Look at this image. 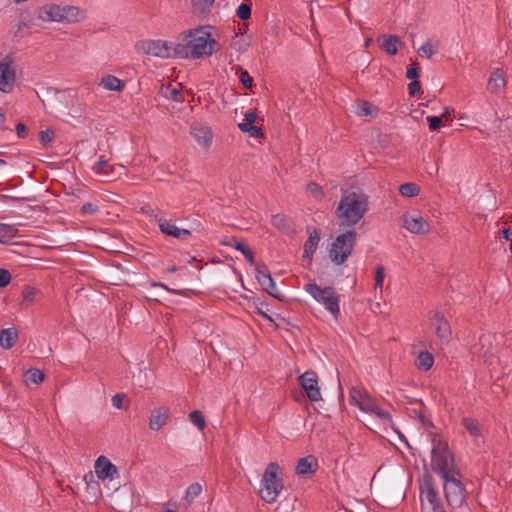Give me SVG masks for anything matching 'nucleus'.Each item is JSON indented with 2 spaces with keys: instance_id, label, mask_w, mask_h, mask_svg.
Masks as SVG:
<instances>
[{
  "instance_id": "nucleus-37",
  "label": "nucleus",
  "mask_w": 512,
  "mask_h": 512,
  "mask_svg": "<svg viewBox=\"0 0 512 512\" xmlns=\"http://www.w3.org/2000/svg\"><path fill=\"white\" fill-rule=\"evenodd\" d=\"M399 192L402 196L405 197H414L417 196L420 192V187L412 182L404 183L399 186Z\"/></svg>"
},
{
  "instance_id": "nucleus-52",
  "label": "nucleus",
  "mask_w": 512,
  "mask_h": 512,
  "mask_svg": "<svg viewBox=\"0 0 512 512\" xmlns=\"http://www.w3.org/2000/svg\"><path fill=\"white\" fill-rule=\"evenodd\" d=\"M125 398H126V395L124 393L115 394L111 399L112 405L117 409H124L123 401Z\"/></svg>"
},
{
  "instance_id": "nucleus-39",
  "label": "nucleus",
  "mask_w": 512,
  "mask_h": 512,
  "mask_svg": "<svg viewBox=\"0 0 512 512\" xmlns=\"http://www.w3.org/2000/svg\"><path fill=\"white\" fill-rule=\"evenodd\" d=\"M190 422L195 425L199 430H204L206 427L205 419L201 411L194 410L189 414Z\"/></svg>"
},
{
  "instance_id": "nucleus-44",
  "label": "nucleus",
  "mask_w": 512,
  "mask_h": 512,
  "mask_svg": "<svg viewBox=\"0 0 512 512\" xmlns=\"http://www.w3.org/2000/svg\"><path fill=\"white\" fill-rule=\"evenodd\" d=\"M385 277V269L382 265H378L375 271V288L382 289Z\"/></svg>"
},
{
  "instance_id": "nucleus-32",
  "label": "nucleus",
  "mask_w": 512,
  "mask_h": 512,
  "mask_svg": "<svg viewBox=\"0 0 512 512\" xmlns=\"http://www.w3.org/2000/svg\"><path fill=\"white\" fill-rule=\"evenodd\" d=\"M434 363L433 355L428 351H422L419 353L416 366L423 371H428Z\"/></svg>"
},
{
  "instance_id": "nucleus-26",
  "label": "nucleus",
  "mask_w": 512,
  "mask_h": 512,
  "mask_svg": "<svg viewBox=\"0 0 512 512\" xmlns=\"http://www.w3.org/2000/svg\"><path fill=\"white\" fill-rule=\"evenodd\" d=\"M224 244L240 251V253L243 254L247 262H249L250 264H254V254L244 242L239 241L236 238L232 237L229 241L225 242Z\"/></svg>"
},
{
  "instance_id": "nucleus-23",
  "label": "nucleus",
  "mask_w": 512,
  "mask_h": 512,
  "mask_svg": "<svg viewBox=\"0 0 512 512\" xmlns=\"http://www.w3.org/2000/svg\"><path fill=\"white\" fill-rule=\"evenodd\" d=\"M320 241V234L317 229H313L309 232L308 239L304 243L303 257L312 260L313 254L315 253Z\"/></svg>"
},
{
  "instance_id": "nucleus-4",
  "label": "nucleus",
  "mask_w": 512,
  "mask_h": 512,
  "mask_svg": "<svg viewBox=\"0 0 512 512\" xmlns=\"http://www.w3.org/2000/svg\"><path fill=\"white\" fill-rule=\"evenodd\" d=\"M431 468L433 472L446 478L454 473H459L454 468L453 455L448 449L447 443L438 441L432 448Z\"/></svg>"
},
{
  "instance_id": "nucleus-43",
  "label": "nucleus",
  "mask_w": 512,
  "mask_h": 512,
  "mask_svg": "<svg viewBox=\"0 0 512 512\" xmlns=\"http://www.w3.org/2000/svg\"><path fill=\"white\" fill-rule=\"evenodd\" d=\"M418 52L421 57L430 58L437 52V49H435L432 44L427 41L419 48Z\"/></svg>"
},
{
  "instance_id": "nucleus-40",
  "label": "nucleus",
  "mask_w": 512,
  "mask_h": 512,
  "mask_svg": "<svg viewBox=\"0 0 512 512\" xmlns=\"http://www.w3.org/2000/svg\"><path fill=\"white\" fill-rule=\"evenodd\" d=\"M236 69L237 73H239V80L242 85L247 89L251 88L253 86V79L250 74L246 70H243L241 66H237Z\"/></svg>"
},
{
  "instance_id": "nucleus-22",
  "label": "nucleus",
  "mask_w": 512,
  "mask_h": 512,
  "mask_svg": "<svg viewBox=\"0 0 512 512\" xmlns=\"http://www.w3.org/2000/svg\"><path fill=\"white\" fill-rule=\"evenodd\" d=\"M272 225L284 234L292 235L295 233L293 222L284 214H275L271 217Z\"/></svg>"
},
{
  "instance_id": "nucleus-42",
  "label": "nucleus",
  "mask_w": 512,
  "mask_h": 512,
  "mask_svg": "<svg viewBox=\"0 0 512 512\" xmlns=\"http://www.w3.org/2000/svg\"><path fill=\"white\" fill-rule=\"evenodd\" d=\"M215 0H193V7L195 11L204 13L209 10Z\"/></svg>"
},
{
  "instance_id": "nucleus-24",
  "label": "nucleus",
  "mask_w": 512,
  "mask_h": 512,
  "mask_svg": "<svg viewBox=\"0 0 512 512\" xmlns=\"http://www.w3.org/2000/svg\"><path fill=\"white\" fill-rule=\"evenodd\" d=\"M61 22L74 23L78 22L82 17V11L75 6H61Z\"/></svg>"
},
{
  "instance_id": "nucleus-45",
  "label": "nucleus",
  "mask_w": 512,
  "mask_h": 512,
  "mask_svg": "<svg viewBox=\"0 0 512 512\" xmlns=\"http://www.w3.org/2000/svg\"><path fill=\"white\" fill-rule=\"evenodd\" d=\"M31 25H32V21L31 20L21 19L18 22V24L16 25L15 37H23L24 36L23 30L27 29V28H30Z\"/></svg>"
},
{
  "instance_id": "nucleus-33",
  "label": "nucleus",
  "mask_w": 512,
  "mask_h": 512,
  "mask_svg": "<svg viewBox=\"0 0 512 512\" xmlns=\"http://www.w3.org/2000/svg\"><path fill=\"white\" fill-rule=\"evenodd\" d=\"M378 108L368 101H359L356 106L358 116H375Z\"/></svg>"
},
{
  "instance_id": "nucleus-3",
  "label": "nucleus",
  "mask_w": 512,
  "mask_h": 512,
  "mask_svg": "<svg viewBox=\"0 0 512 512\" xmlns=\"http://www.w3.org/2000/svg\"><path fill=\"white\" fill-rule=\"evenodd\" d=\"M280 472L281 469L278 463L271 462L263 473L259 496L268 504L276 502L284 487L282 479L278 477Z\"/></svg>"
},
{
  "instance_id": "nucleus-53",
  "label": "nucleus",
  "mask_w": 512,
  "mask_h": 512,
  "mask_svg": "<svg viewBox=\"0 0 512 512\" xmlns=\"http://www.w3.org/2000/svg\"><path fill=\"white\" fill-rule=\"evenodd\" d=\"M408 90H409V94L411 96H416V95L420 94V92H421L420 82L417 80H413L412 82H410L408 84Z\"/></svg>"
},
{
  "instance_id": "nucleus-30",
  "label": "nucleus",
  "mask_w": 512,
  "mask_h": 512,
  "mask_svg": "<svg viewBox=\"0 0 512 512\" xmlns=\"http://www.w3.org/2000/svg\"><path fill=\"white\" fill-rule=\"evenodd\" d=\"M462 425L465 427L470 436L479 438L482 436V430L479 422L470 417H464L462 419Z\"/></svg>"
},
{
  "instance_id": "nucleus-46",
  "label": "nucleus",
  "mask_w": 512,
  "mask_h": 512,
  "mask_svg": "<svg viewBox=\"0 0 512 512\" xmlns=\"http://www.w3.org/2000/svg\"><path fill=\"white\" fill-rule=\"evenodd\" d=\"M99 211V206L97 204L87 202L84 203L81 207V213L84 215H94Z\"/></svg>"
},
{
  "instance_id": "nucleus-19",
  "label": "nucleus",
  "mask_w": 512,
  "mask_h": 512,
  "mask_svg": "<svg viewBox=\"0 0 512 512\" xmlns=\"http://www.w3.org/2000/svg\"><path fill=\"white\" fill-rule=\"evenodd\" d=\"M191 135L193 136L195 141L203 147H209L212 142V132L206 126L192 125Z\"/></svg>"
},
{
  "instance_id": "nucleus-51",
  "label": "nucleus",
  "mask_w": 512,
  "mask_h": 512,
  "mask_svg": "<svg viewBox=\"0 0 512 512\" xmlns=\"http://www.w3.org/2000/svg\"><path fill=\"white\" fill-rule=\"evenodd\" d=\"M54 135H55V133L52 129L43 130L40 132V141L44 145H47L53 140Z\"/></svg>"
},
{
  "instance_id": "nucleus-13",
  "label": "nucleus",
  "mask_w": 512,
  "mask_h": 512,
  "mask_svg": "<svg viewBox=\"0 0 512 512\" xmlns=\"http://www.w3.org/2000/svg\"><path fill=\"white\" fill-rule=\"evenodd\" d=\"M431 323L435 329L438 339L442 343H448L451 339L452 332L448 321L444 318V315L439 312H435L431 319Z\"/></svg>"
},
{
  "instance_id": "nucleus-11",
  "label": "nucleus",
  "mask_w": 512,
  "mask_h": 512,
  "mask_svg": "<svg viewBox=\"0 0 512 512\" xmlns=\"http://www.w3.org/2000/svg\"><path fill=\"white\" fill-rule=\"evenodd\" d=\"M299 382L310 401L318 402L322 399L316 372L311 370L304 372L299 376Z\"/></svg>"
},
{
  "instance_id": "nucleus-63",
  "label": "nucleus",
  "mask_w": 512,
  "mask_h": 512,
  "mask_svg": "<svg viewBox=\"0 0 512 512\" xmlns=\"http://www.w3.org/2000/svg\"><path fill=\"white\" fill-rule=\"evenodd\" d=\"M5 114L0 110V124L4 123L5 122Z\"/></svg>"
},
{
  "instance_id": "nucleus-17",
  "label": "nucleus",
  "mask_w": 512,
  "mask_h": 512,
  "mask_svg": "<svg viewBox=\"0 0 512 512\" xmlns=\"http://www.w3.org/2000/svg\"><path fill=\"white\" fill-rule=\"evenodd\" d=\"M15 82V72L9 63H0V91L9 93Z\"/></svg>"
},
{
  "instance_id": "nucleus-18",
  "label": "nucleus",
  "mask_w": 512,
  "mask_h": 512,
  "mask_svg": "<svg viewBox=\"0 0 512 512\" xmlns=\"http://www.w3.org/2000/svg\"><path fill=\"white\" fill-rule=\"evenodd\" d=\"M95 174L104 178L105 181H112L116 177L115 167L109 164V161L104 157L100 156L92 167Z\"/></svg>"
},
{
  "instance_id": "nucleus-9",
  "label": "nucleus",
  "mask_w": 512,
  "mask_h": 512,
  "mask_svg": "<svg viewBox=\"0 0 512 512\" xmlns=\"http://www.w3.org/2000/svg\"><path fill=\"white\" fill-rule=\"evenodd\" d=\"M421 508L423 512H445L438 491L430 477L424 480L421 487Z\"/></svg>"
},
{
  "instance_id": "nucleus-38",
  "label": "nucleus",
  "mask_w": 512,
  "mask_h": 512,
  "mask_svg": "<svg viewBox=\"0 0 512 512\" xmlns=\"http://www.w3.org/2000/svg\"><path fill=\"white\" fill-rule=\"evenodd\" d=\"M239 129L242 132L249 133L251 137L254 138H262L264 137V133L262 129L255 125H250L249 123H240L238 124Z\"/></svg>"
},
{
  "instance_id": "nucleus-64",
  "label": "nucleus",
  "mask_w": 512,
  "mask_h": 512,
  "mask_svg": "<svg viewBox=\"0 0 512 512\" xmlns=\"http://www.w3.org/2000/svg\"><path fill=\"white\" fill-rule=\"evenodd\" d=\"M176 270H177L176 266H170L167 268V271L170 273H174V272H176Z\"/></svg>"
},
{
  "instance_id": "nucleus-35",
  "label": "nucleus",
  "mask_w": 512,
  "mask_h": 512,
  "mask_svg": "<svg viewBox=\"0 0 512 512\" xmlns=\"http://www.w3.org/2000/svg\"><path fill=\"white\" fill-rule=\"evenodd\" d=\"M26 383L40 384L44 380V373L36 368H30L26 371L25 375Z\"/></svg>"
},
{
  "instance_id": "nucleus-2",
  "label": "nucleus",
  "mask_w": 512,
  "mask_h": 512,
  "mask_svg": "<svg viewBox=\"0 0 512 512\" xmlns=\"http://www.w3.org/2000/svg\"><path fill=\"white\" fill-rule=\"evenodd\" d=\"M217 42L211 38L210 33L202 28L189 30L185 34L183 43L175 44L174 52L178 58H200L210 56L215 51Z\"/></svg>"
},
{
  "instance_id": "nucleus-58",
  "label": "nucleus",
  "mask_w": 512,
  "mask_h": 512,
  "mask_svg": "<svg viewBox=\"0 0 512 512\" xmlns=\"http://www.w3.org/2000/svg\"><path fill=\"white\" fill-rule=\"evenodd\" d=\"M16 133L20 138H24L27 135V127L23 123L16 125Z\"/></svg>"
},
{
  "instance_id": "nucleus-21",
  "label": "nucleus",
  "mask_w": 512,
  "mask_h": 512,
  "mask_svg": "<svg viewBox=\"0 0 512 512\" xmlns=\"http://www.w3.org/2000/svg\"><path fill=\"white\" fill-rule=\"evenodd\" d=\"M61 6L55 4L44 5L38 10V17L42 21L61 22Z\"/></svg>"
},
{
  "instance_id": "nucleus-1",
  "label": "nucleus",
  "mask_w": 512,
  "mask_h": 512,
  "mask_svg": "<svg viewBox=\"0 0 512 512\" xmlns=\"http://www.w3.org/2000/svg\"><path fill=\"white\" fill-rule=\"evenodd\" d=\"M369 209V197L360 189L345 191L336 208V216L342 227L356 225Z\"/></svg>"
},
{
  "instance_id": "nucleus-15",
  "label": "nucleus",
  "mask_w": 512,
  "mask_h": 512,
  "mask_svg": "<svg viewBox=\"0 0 512 512\" xmlns=\"http://www.w3.org/2000/svg\"><path fill=\"white\" fill-rule=\"evenodd\" d=\"M403 226L413 234H426L430 231L429 223L422 216L405 215Z\"/></svg>"
},
{
  "instance_id": "nucleus-49",
  "label": "nucleus",
  "mask_w": 512,
  "mask_h": 512,
  "mask_svg": "<svg viewBox=\"0 0 512 512\" xmlns=\"http://www.w3.org/2000/svg\"><path fill=\"white\" fill-rule=\"evenodd\" d=\"M11 278V273L7 269L0 268V288L8 286Z\"/></svg>"
},
{
  "instance_id": "nucleus-14",
  "label": "nucleus",
  "mask_w": 512,
  "mask_h": 512,
  "mask_svg": "<svg viewBox=\"0 0 512 512\" xmlns=\"http://www.w3.org/2000/svg\"><path fill=\"white\" fill-rule=\"evenodd\" d=\"M95 473L99 479L113 480L118 475V469L105 456H100L95 462Z\"/></svg>"
},
{
  "instance_id": "nucleus-16",
  "label": "nucleus",
  "mask_w": 512,
  "mask_h": 512,
  "mask_svg": "<svg viewBox=\"0 0 512 512\" xmlns=\"http://www.w3.org/2000/svg\"><path fill=\"white\" fill-rule=\"evenodd\" d=\"M170 416V409L161 406L152 410L149 418V428L153 431L160 430L167 422Z\"/></svg>"
},
{
  "instance_id": "nucleus-31",
  "label": "nucleus",
  "mask_w": 512,
  "mask_h": 512,
  "mask_svg": "<svg viewBox=\"0 0 512 512\" xmlns=\"http://www.w3.org/2000/svg\"><path fill=\"white\" fill-rule=\"evenodd\" d=\"M202 492V486L200 483L195 482L192 483L185 492L183 497V502L186 507L190 506L196 497H198Z\"/></svg>"
},
{
  "instance_id": "nucleus-36",
  "label": "nucleus",
  "mask_w": 512,
  "mask_h": 512,
  "mask_svg": "<svg viewBox=\"0 0 512 512\" xmlns=\"http://www.w3.org/2000/svg\"><path fill=\"white\" fill-rule=\"evenodd\" d=\"M17 229L9 224L0 223V243H7L14 238Z\"/></svg>"
},
{
  "instance_id": "nucleus-12",
  "label": "nucleus",
  "mask_w": 512,
  "mask_h": 512,
  "mask_svg": "<svg viewBox=\"0 0 512 512\" xmlns=\"http://www.w3.org/2000/svg\"><path fill=\"white\" fill-rule=\"evenodd\" d=\"M256 279L263 288V290L270 294L272 297L278 300L283 299L284 296L277 291L275 282L266 265L258 264L256 266Z\"/></svg>"
},
{
  "instance_id": "nucleus-41",
  "label": "nucleus",
  "mask_w": 512,
  "mask_h": 512,
  "mask_svg": "<svg viewBox=\"0 0 512 512\" xmlns=\"http://www.w3.org/2000/svg\"><path fill=\"white\" fill-rule=\"evenodd\" d=\"M236 15L241 20H248L251 17V5L247 3H241L236 10Z\"/></svg>"
},
{
  "instance_id": "nucleus-48",
  "label": "nucleus",
  "mask_w": 512,
  "mask_h": 512,
  "mask_svg": "<svg viewBox=\"0 0 512 512\" xmlns=\"http://www.w3.org/2000/svg\"><path fill=\"white\" fill-rule=\"evenodd\" d=\"M426 120L431 131H436L442 126V119L439 116H428Z\"/></svg>"
},
{
  "instance_id": "nucleus-50",
  "label": "nucleus",
  "mask_w": 512,
  "mask_h": 512,
  "mask_svg": "<svg viewBox=\"0 0 512 512\" xmlns=\"http://www.w3.org/2000/svg\"><path fill=\"white\" fill-rule=\"evenodd\" d=\"M307 191L316 198L322 197L324 195L321 186L316 183H309L307 185Z\"/></svg>"
},
{
  "instance_id": "nucleus-59",
  "label": "nucleus",
  "mask_w": 512,
  "mask_h": 512,
  "mask_svg": "<svg viewBox=\"0 0 512 512\" xmlns=\"http://www.w3.org/2000/svg\"><path fill=\"white\" fill-rule=\"evenodd\" d=\"M191 235V232L187 229H179V237L177 239L185 240Z\"/></svg>"
},
{
  "instance_id": "nucleus-27",
  "label": "nucleus",
  "mask_w": 512,
  "mask_h": 512,
  "mask_svg": "<svg viewBox=\"0 0 512 512\" xmlns=\"http://www.w3.org/2000/svg\"><path fill=\"white\" fill-rule=\"evenodd\" d=\"M506 85V80L500 70L493 71L490 75L487 88L493 93H499Z\"/></svg>"
},
{
  "instance_id": "nucleus-20",
  "label": "nucleus",
  "mask_w": 512,
  "mask_h": 512,
  "mask_svg": "<svg viewBox=\"0 0 512 512\" xmlns=\"http://www.w3.org/2000/svg\"><path fill=\"white\" fill-rule=\"evenodd\" d=\"M317 467V459L314 456L309 455L299 459L296 466V473L300 476H310L316 472Z\"/></svg>"
},
{
  "instance_id": "nucleus-47",
  "label": "nucleus",
  "mask_w": 512,
  "mask_h": 512,
  "mask_svg": "<svg viewBox=\"0 0 512 512\" xmlns=\"http://www.w3.org/2000/svg\"><path fill=\"white\" fill-rule=\"evenodd\" d=\"M165 97L173 99V100H175L177 102H182L183 101L182 93L178 89H176V88L167 87L166 88Z\"/></svg>"
},
{
  "instance_id": "nucleus-28",
  "label": "nucleus",
  "mask_w": 512,
  "mask_h": 512,
  "mask_svg": "<svg viewBox=\"0 0 512 512\" xmlns=\"http://www.w3.org/2000/svg\"><path fill=\"white\" fill-rule=\"evenodd\" d=\"M400 43L399 37L395 35H384L383 42L380 48L388 55L393 56L398 52V44Z\"/></svg>"
},
{
  "instance_id": "nucleus-8",
  "label": "nucleus",
  "mask_w": 512,
  "mask_h": 512,
  "mask_svg": "<svg viewBox=\"0 0 512 512\" xmlns=\"http://www.w3.org/2000/svg\"><path fill=\"white\" fill-rule=\"evenodd\" d=\"M443 491L446 502L452 509L462 507L466 500V489L460 473L443 478Z\"/></svg>"
},
{
  "instance_id": "nucleus-34",
  "label": "nucleus",
  "mask_w": 512,
  "mask_h": 512,
  "mask_svg": "<svg viewBox=\"0 0 512 512\" xmlns=\"http://www.w3.org/2000/svg\"><path fill=\"white\" fill-rule=\"evenodd\" d=\"M158 225H159V229L160 231L167 235V236H171V237H174V238H177L179 237V229L177 226H175L174 224L170 223L169 221H167L166 219H163V218H160L158 220Z\"/></svg>"
},
{
  "instance_id": "nucleus-29",
  "label": "nucleus",
  "mask_w": 512,
  "mask_h": 512,
  "mask_svg": "<svg viewBox=\"0 0 512 512\" xmlns=\"http://www.w3.org/2000/svg\"><path fill=\"white\" fill-rule=\"evenodd\" d=\"M100 84L107 90L121 92L125 83L114 75H106L102 77Z\"/></svg>"
},
{
  "instance_id": "nucleus-62",
  "label": "nucleus",
  "mask_w": 512,
  "mask_h": 512,
  "mask_svg": "<svg viewBox=\"0 0 512 512\" xmlns=\"http://www.w3.org/2000/svg\"><path fill=\"white\" fill-rule=\"evenodd\" d=\"M450 113H451L450 108H449V107H446V108L444 109V112H443V113H442V115L440 116V117H441V119H442V118H445L446 120H448V119H449V117H450Z\"/></svg>"
},
{
  "instance_id": "nucleus-6",
  "label": "nucleus",
  "mask_w": 512,
  "mask_h": 512,
  "mask_svg": "<svg viewBox=\"0 0 512 512\" xmlns=\"http://www.w3.org/2000/svg\"><path fill=\"white\" fill-rule=\"evenodd\" d=\"M304 290L310 294L318 303L322 304L335 318L340 314V298L335 289L331 286L320 287L316 283H308Z\"/></svg>"
},
{
  "instance_id": "nucleus-7",
  "label": "nucleus",
  "mask_w": 512,
  "mask_h": 512,
  "mask_svg": "<svg viewBox=\"0 0 512 512\" xmlns=\"http://www.w3.org/2000/svg\"><path fill=\"white\" fill-rule=\"evenodd\" d=\"M357 232L346 231L336 237L329 251V257L336 265H342L352 254L356 244Z\"/></svg>"
},
{
  "instance_id": "nucleus-10",
  "label": "nucleus",
  "mask_w": 512,
  "mask_h": 512,
  "mask_svg": "<svg viewBox=\"0 0 512 512\" xmlns=\"http://www.w3.org/2000/svg\"><path fill=\"white\" fill-rule=\"evenodd\" d=\"M174 46L175 44L162 40H149L141 44V48L146 54L160 58L177 57L174 52Z\"/></svg>"
},
{
  "instance_id": "nucleus-56",
  "label": "nucleus",
  "mask_w": 512,
  "mask_h": 512,
  "mask_svg": "<svg viewBox=\"0 0 512 512\" xmlns=\"http://www.w3.org/2000/svg\"><path fill=\"white\" fill-rule=\"evenodd\" d=\"M501 236L510 242V247H509V250H510V253L512 254V229L510 228H505L503 229L501 232H500Z\"/></svg>"
},
{
  "instance_id": "nucleus-55",
  "label": "nucleus",
  "mask_w": 512,
  "mask_h": 512,
  "mask_svg": "<svg viewBox=\"0 0 512 512\" xmlns=\"http://www.w3.org/2000/svg\"><path fill=\"white\" fill-rule=\"evenodd\" d=\"M406 77L415 80L419 77V68L416 65H411L407 68Z\"/></svg>"
},
{
  "instance_id": "nucleus-57",
  "label": "nucleus",
  "mask_w": 512,
  "mask_h": 512,
  "mask_svg": "<svg viewBox=\"0 0 512 512\" xmlns=\"http://www.w3.org/2000/svg\"><path fill=\"white\" fill-rule=\"evenodd\" d=\"M256 119H257L256 111L255 110H249L245 114V122L244 123H249L250 125H252V124H254Z\"/></svg>"
},
{
  "instance_id": "nucleus-61",
  "label": "nucleus",
  "mask_w": 512,
  "mask_h": 512,
  "mask_svg": "<svg viewBox=\"0 0 512 512\" xmlns=\"http://www.w3.org/2000/svg\"><path fill=\"white\" fill-rule=\"evenodd\" d=\"M152 285H153V286H159V287H162V288H164L165 290H167L168 292H171V293L181 294V292L176 291V290H174V289H170V288H168L165 284L160 283V282H159V283H152Z\"/></svg>"
},
{
  "instance_id": "nucleus-54",
  "label": "nucleus",
  "mask_w": 512,
  "mask_h": 512,
  "mask_svg": "<svg viewBox=\"0 0 512 512\" xmlns=\"http://www.w3.org/2000/svg\"><path fill=\"white\" fill-rule=\"evenodd\" d=\"M36 294V290L32 287H25L22 291V297L24 301H33Z\"/></svg>"
},
{
  "instance_id": "nucleus-25",
  "label": "nucleus",
  "mask_w": 512,
  "mask_h": 512,
  "mask_svg": "<svg viewBox=\"0 0 512 512\" xmlns=\"http://www.w3.org/2000/svg\"><path fill=\"white\" fill-rule=\"evenodd\" d=\"M18 339V333L14 328H6L0 331V346L11 349Z\"/></svg>"
},
{
  "instance_id": "nucleus-5",
  "label": "nucleus",
  "mask_w": 512,
  "mask_h": 512,
  "mask_svg": "<svg viewBox=\"0 0 512 512\" xmlns=\"http://www.w3.org/2000/svg\"><path fill=\"white\" fill-rule=\"evenodd\" d=\"M349 402L351 405L357 406L361 411L373 414L383 421H392L390 413L384 411L365 390L352 387L349 391Z\"/></svg>"
},
{
  "instance_id": "nucleus-60",
  "label": "nucleus",
  "mask_w": 512,
  "mask_h": 512,
  "mask_svg": "<svg viewBox=\"0 0 512 512\" xmlns=\"http://www.w3.org/2000/svg\"><path fill=\"white\" fill-rule=\"evenodd\" d=\"M257 313L262 316L264 319L273 322V319L270 315H268L261 307H257Z\"/></svg>"
}]
</instances>
